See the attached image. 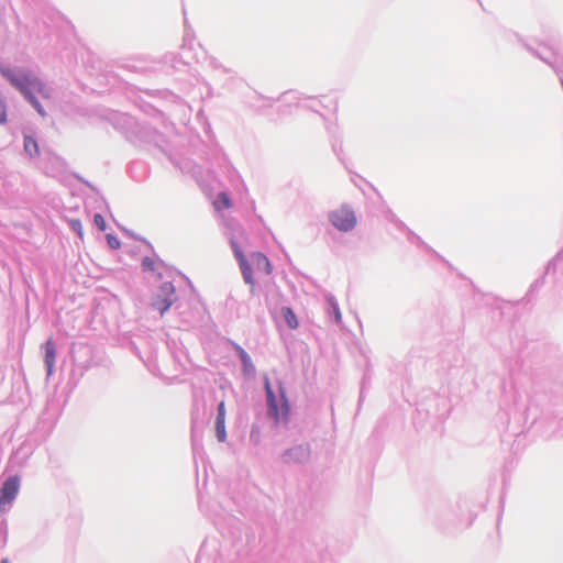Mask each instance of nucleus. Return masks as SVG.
<instances>
[{"instance_id": "obj_1", "label": "nucleus", "mask_w": 563, "mask_h": 563, "mask_svg": "<svg viewBox=\"0 0 563 563\" xmlns=\"http://www.w3.org/2000/svg\"><path fill=\"white\" fill-rule=\"evenodd\" d=\"M1 74L14 86L24 97L32 103L41 115H45V111L32 91H36L43 98H51V90L31 73L13 74L8 69H0Z\"/></svg>"}, {"instance_id": "obj_2", "label": "nucleus", "mask_w": 563, "mask_h": 563, "mask_svg": "<svg viewBox=\"0 0 563 563\" xmlns=\"http://www.w3.org/2000/svg\"><path fill=\"white\" fill-rule=\"evenodd\" d=\"M265 391L268 404V413L276 421L287 420L289 415V404L286 397L285 388L279 385L278 395L273 391L269 379L265 377Z\"/></svg>"}, {"instance_id": "obj_3", "label": "nucleus", "mask_w": 563, "mask_h": 563, "mask_svg": "<svg viewBox=\"0 0 563 563\" xmlns=\"http://www.w3.org/2000/svg\"><path fill=\"white\" fill-rule=\"evenodd\" d=\"M177 300L176 289L172 283H164L153 298L152 306L164 314Z\"/></svg>"}, {"instance_id": "obj_4", "label": "nucleus", "mask_w": 563, "mask_h": 563, "mask_svg": "<svg viewBox=\"0 0 563 563\" xmlns=\"http://www.w3.org/2000/svg\"><path fill=\"white\" fill-rule=\"evenodd\" d=\"M329 220L338 230L343 232L352 230L357 223L354 211L346 206L331 211L329 213Z\"/></svg>"}, {"instance_id": "obj_5", "label": "nucleus", "mask_w": 563, "mask_h": 563, "mask_svg": "<svg viewBox=\"0 0 563 563\" xmlns=\"http://www.w3.org/2000/svg\"><path fill=\"white\" fill-rule=\"evenodd\" d=\"M20 482L16 476L9 477L0 488V509L11 503L18 495Z\"/></svg>"}, {"instance_id": "obj_6", "label": "nucleus", "mask_w": 563, "mask_h": 563, "mask_svg": "<svg viewBox=\"0 0 563 563\" xmlns=\"http://www.w3.org/2000/svg\"><path fill=\"white\" fill-rule=\"evenodd\" d=\"M234 254L239 261L240 268L242 271L243 278L246 284L251 285L252 290L254 289V278L253 272L250 263L247 262L243 252L239 249L238 245H234Z\"/></svg>"}, {"instance_id": "obj_7", "label": "nucleus", "mask_w": 563, "mask_h": 563, "mask_svg": "<svg viewBox=\"0 0 563 563\" xmlns=\"http://www.w3.org/2000/svg\"><path fill=\"white\" fill-rule=\"evenodd\" d=\"M142 268L145 272H153L157 279H162L164 274L169 271V268L163 262H156L148 256L142 260Z\"/></svg>"}, {"instance_id": "obj_8", "label": "nucleus", "mask_w": 563, "mask_h": 563, "mask_svg": "<svg viewBox=\"0 0 563 563\" xmlns=\"http://www.w3.org/2000/svg\"><path fill=\"white\" fill-rule=\"evenodd\" d=\"M251 261L257 272L264 273L265 275L272 274V272H273L272 264H271L269 260L263 253H261V252L252 253Z\"/></svg>"}, {"instance_id": "obj_9", "label": "nucleus", "mask_w": 563, "mask_h": 563, "mask_svg": "<svg viewBox=\"0 0 563 563\" xmlns=\"http://www.w3.org/2000/svg\"><path fill=\"white\" fill-rule=\"evenodd\" d=\"M44 361L47 367V375L51 376L54 369L56 358V347L53 339H48L44 344Z\"/></svg>"}, {"instance_id": "obj_10", "label": "nucleus", "mask_w": 563, "mask_h": 563, "mask_svg": "<svg viewBox=\"0 0 563 563\" xmlns=\"http://www.w3.org/2000/svg\"><path fill=\"white\" fill-rule=\"evenodd\" d=\"M213 208L217 211H221L224 209H230L232 207L231 199L227 192L218 194L217 198L212 202Z\"/></svg>"}, {"instance_id": "obj_11", "label": "nucleus", "mask_w": 563, "mask_h": 563, "mask_svg": "<svg viewBox=\"0 0 563 563\" xmlns=\"http://www.w3.org/2000/svg\"><path fill=\"white\" fill-rule=\"evenodd\" d=\"M283 316H284V319L287 323V325L290 328V329H297L298 325H299V322L297 320V317L295 314V312L292 311L291 308L289 307H286L283 309Z\"/></svg>"}, {"instance_id": "obj_12", "label": "nucleus", "mask_w": 563, "mask_h": 563, "mask_svg": "<svg viewBox=\"0 0 563 563\" xmlns=\"http://www.w3.org/2000/svg\"><path fill=\"white\" fill-rule=\"evenodd\" d=\"M217 437L220 442H224L227 439L225 420L217 419L216 421Z\"/></svg>"}, {"instance_id": "obj_13", "label": "nucleus", "mask_w": 563, "mask_h": 563, "mask_svg": "<svg viewBox=\"0 0 563 563\" xmlns=\"http://www.w3.org/2000/svg\"><path fill=\"white\" fill-rule=\"evenodd\" d=\"M70 228L78 234L80 239L84 238V228L79 219H71L69 221Z\"/></svg>"}, {"instance_id": "obj_14", "label": "nucleus", "mask_w": 563, "mask_h": 563, "mask_svg": "<svg viewBox=\"0 0 563 563\" xmlns=\"http://www.w3.org/2000/svg\"><path fill=\"white\" fill-rule=\"evenodd\" d=\"M24 150L31 157L36 156L40 153L38 143H25Z\"/></svg>"}, {"instance_id": "obj_15", "label": "nucleus", "mask_w": 563, "mask_h": 563, "mask_svg": "<svg viewBox=\"0 0 563 563\" xmlns=\"http://www.w3.org/2000/svg\"><path fill=\"white\" fill-rule=\"evenodd\" d=\"M93 221H95V224L99 228L100 231H104L107 229L106 219L100 213L95 214Z\"/></svg>"}, {"instance_id": "obj_16", "label": "nucleus", "mask_w": 563, "mask_h": 563, "mask_svg": "<svg viewBox=\"0 0 563 563\" xmlns=\"http://www.w3.org/2000/svg\"><path fill=\"white\" fill-rule=\"evenodd\" d=\"M107 242H108V245L113 250H117L121 246L119 239L111 234L107 235Z\"/></svg>"}, {"instance_id": "obj_17", "label": "nucleus", "mask_w": 563, "mask_h": 563, "mask_svg": "<svg viewBox=\"0 0 563 563\" xmlns=\"http://www.w3.org/2000/svg\"><path fill=\"white\" fill-rule=\"evenodd\" d=\"M236 351L239 353V356L242 361V363L246 366L251 363V358L249 356V354L240 346L236 347Z\"/></svg>"}, {"instance_id": "obj_18", "label": "nucleus", "mask_w": 563, "mask_h": 563, "mask_svg": "<svg viewBox=\"0 0 563 563\" xmlns=\"http://www.w3.org/2000/svg\"><path fill=\"white\" fill-rule=\"evenodd\" d=\"M7 121V109L2 99H0V123H4Z\"/></svg>"}, {"instance_id": "obj_19", "label": "nucleus", "mask_w": 563, "mask_h": 563, "mask_svg": "<svg viewBox=\"0 0 563 563\" xmlns=\"http://www.w3.org/2000/svg\"><path fill=\"white\" fill-rule=\"evenodd\" d=\"M217 419L225 420V408L223 401H221L218 406Z\"/></svg>"}, {"instance_id": "obj_20", "label": "nucleus", "mask_w": 563, "mask_h": 563, "mask_svg": "<svg viewBox=\"0 0 563 563\" xmlns=\"http://www.w3.org/2000/svg\"><path fill=\"white\" fill-rule=\"evenodd\" d=\"M332 308H333V313H334V320L336 322H340L341 321V312H340V309L336 305H332Z\"/></svg>"}, {"instance_id": "obj_21", "label": "nucleus", "mask_w": 563, "mask_h": 563, "mask_svg": "<svg viewBox=\"0 0 563 563\" xmlns=\"http://www.w3.org/2000/svg\"><path fill=\"white\" fill-rule=\"evenodd\" d=\"M1 563H9V561L7 559L2 560Z\"/></svg>"}]
</instances>
